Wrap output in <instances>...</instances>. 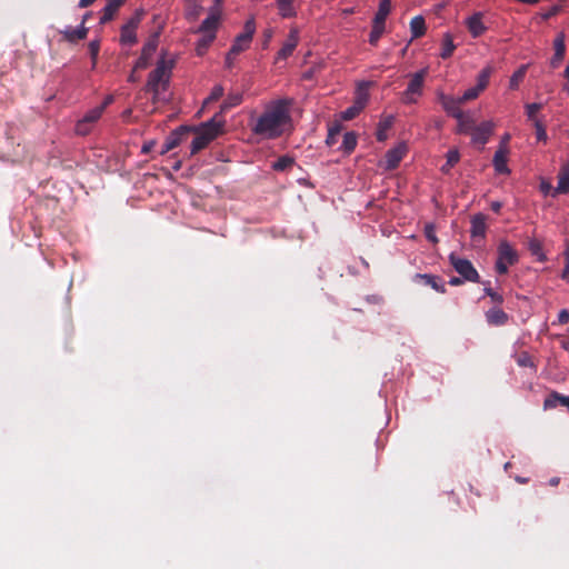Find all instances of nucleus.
<instances>
[{"label":"nucleus","mask_w":569,"mask_h":569,"mask_svg":"<svg viewBox=\"0 0 569 569\" xmlns=\"http://www.w3.org/2000/svg\"><path fill=\"white\" fill-rule=\"evenodd\" d=\"M290 103L287 99L272 101L251 126V131L263 139L281 137L291 123Z\"/></svg>","instance_id":"f257e3e1"},{"label":"nucleus","mask_w":569,"mask_h":569,"mask_svg":"<svg viewBox=\"0 0 569 569\" xmlns=\"http://www.w3.org/2000/svg\"><path fill=\"white\" fill-rule=\"evenodd\" d=\"M172 62L161 59L158 61L157 67L150 72L147 88L153 93L154 99L158 98L161 91H164L169 84L171 76Z\"/></svg>","instance_id":"f03ea898"},{"label":"nucleus","mask_w":569,"mask_h":569,"mask_svg":"<svg viewBox=\"0 0 569 569\" xmlns=\"http://www.w3.org/2000/svg\"><path fill=\"white\" fill-rule=\"evenodd\" d=\"M223 121H217L216 117L204 122L191 142V154L204 149L220 132Z\"/></svg>","instance_id":"7ed1b4c3"},{"label":"nucleus","mask_w":569,"mask_h":569,"mask_svg":"<svg viewBox=\"0 0 569 569\" xmlns=\"http://www.w3.org/2000/svg\"><path fill=\"white\" fill-rule=\"evenodd\" d=\"M518 253L507 241H501L498 246V259L496 261V271L499 274H506L508 268L518 262Z\"/></svg>","instance_id":"20e7f679"},{"label":"nucleus","mask_w":569,"mask_h":569,"mask_svg":"<svg viewBox=\"0 0 569 569\" xmlns=\"http://www.w3.org/2000/svg\"><path fill=\"white\" fill-rule=\"evenodd\" d=\"M449 261L453 269L465 281L479 282L480 276L470 260L460 258L456 253L449 254Z\"/></svg>","instance_id":"39448f33"},{"label":"nucleus","mask_w":569,"mask_h":569,"mask_svg":"<svg viewBox=\"0 0 569 569\" xmlns=\"http://www.w3.org/2000/svg\"><path fill=\"white\" fill-rule=\"evenodd\" d=\"M256 32V23L253 18L246 21L243 31L238 34L231 46L230 54L238 56L241 52L246 51L252 41L253 34Z\"/></svg>","instance_id":"423d86ee"},{"label":"nucleus","mask_w":569,"mask_h":569,"mask_svg":"<svg viewBox=\"0 0 569 569\" xmlns=\"http://www.w3.org/2000/svg\"><path fill=\"white\" fill-rule=\"evenodd\" d=\"M407 151L408 148L405 143H399L395 148L388 150L385 156V169L395 170L406 156Z\"/></svg>","instance_id":"0eeeda50"},{"label":"nucleus","mask_w":569,"mask_h":569,"mask_svg":"<svg viewBox=\"0 0 569 569\" xmlns=\"http://www.w3.org/2000/svg\"><path fill=\"white\" fill-rule=\"evenodd\" d=\"M298 43H299V31L297 28H291L290 32L287 37V40L284 41L281 49L277 53V61L286 60L287 58H289L296 50Z\"/></svg>","instance_id":"6e6552de"},{"label":"nucleus","mask_w":569,"mask_h":569,"mask_svg":"<svg viewBox=\"0 0 569 569\" xmlns=\"http://www.w3.org/2000/svg\"><path fill=\"white\" fill-rule=\"evenodd\" d=\"M191 130L192 129L187 126H181L177 130L171 132V134L166 139L162 146L161 153H167L170 150L178 147L182 142L183 137L188 136L191 132Z\"/></svg>","instance_id":"1a4fd4ad"},{"label":"nucleus","mask_w":569,"mask_h":569,"mask_svg":"<svg viewBox=\"0 0 569 569\" xmlns=\"http://www.w3.org/2000/svg\"><path fill=\"white\" fill-rule=\"evenodd\" d=\"M158 41L154 37L153 39H150L142 48L141 54L136 61L133 72L136 70H142L146 69L149 66L150 59L152 58L153 53L157 50Z\"/></svg>","instance_id":"9d476101"},{"label":"nucleus","mask_w":569,"mask_h":569,"mask_svg":"<svg viewBox=\"0 0 569 569\" xmlns=\"http://www.w3.org/2000/svg\"><path fill=\"white\" fill-rule=\"evenodd\" d=\"M438 100L449 116L453 118H460L461 113H463L462 110L460 109V104L462 102L459 98L447 96L445 93H439Z\"/></svg>","instance_id":"9b49d317"},{"label":"nucleus","mask_w":569,"mask_h":569,"mask_svg":"<svg viewBox=\"0 0 569 569\" xmlns=\"http://www.w3.org/2000/svg\"><path fill=\"white\" fill-rule=\"evenodd\" d=\"M508 154H509L508 147L503 143H500L499 148L495 152L493 160H492V163H493V167H495V170L497 173H500V174L510 173V170L507 166Z\"/></svg>","instance_id":"f8f14e48"},{"label":"nucleus","mask_w":569,"mask_h":569,"mask_svg":"<svg viewBox=\"0 0 569 569\" xmlns=\"http://www.w3.org/2000/svg\"><path fill=\"white\" fill-rule=\"evenodd\" d=\"M492 127L493 126L490 121H483L479 126H475L470 133L472 143L481 146L486 144L492 133Z\"/></svg>","instance_id":"ddd939ff"},{"label":"nucleus","mask_w":569,"mask_h":569,"mask_svg":"<svg viewBox=\"0 0 569 569\" xmlns=\"http://www.w3.org/2000/svg\"><path fill=\"white\" fill-rule=\"evenodd\" d=\"M466 23H467V28H468L470 34L473 38H479L487 30L486 26L482 22V13L481 12L473 13L471 17H469L467 19Z\"/></svg>","instance_id":"4468645a"},{"label":"nucleus","mask_w":569,"mask_h":569,"mask_svg":"<svg viewBox=\"0 0 569 569\" xmlns=\"http://www.w3.org/2000/svg\"><path fill=\"white\" fill-rule=\"evenodd\" d=\"M558 406L566 407L569 411V396L561 395L558 391H551L543 401V409H555Z\"/></svg>","instance_id":"2eb2a0df"},{"label":"nucleus","mask_w":569,"mask_h":569,"mask_svg":"<svg viewBox=\"0 0 569 569\" xmlns=\"http://www.w3.org/2000/svg\"><path fill=\"white\" fill-rule=\"evenodd\" d=\"M555 53L550 60V64L552 68H558L566 54V43H565V34L560 33L556 37L553 41Z\"/></svg>","instance_id":"dca6fc26"},{"label":"nucleus","mask_w":569,"mask_h":569,"mask_svg":"<svg viewBox=\"0 0 569 569\" xmlns=\"http://www.w3.org/2000/svg\"><path fill=\"white\" fill-rule=\"evenodd\" d=\"M486 320L491 326L500 327L508 322L509 316L497 306L486 311Z\"/></svg>","instance_id":"f3484780"},{"label":"nucleus","mask_w":569,"mask_h":569,"mask_svg":"<svg viewBox=\"0 0 569 569\" xmlns=\"http://www.w3.org/2000/svg\"><path fill=\"white\" fill-rule=\"evenodd\" d=\"M127 0H108V3L102 9V14L100 17V23L106 24L111 21L118 10L126 3Z\"/></svg>","instance_id":"a211bd4d"},{"label":"nucleus","mask_w":569,"mask_h":569,"mask_svg":"<svg viewBox=\"0 0 569 569\" xmlns=\"http://www.w3.org/2000/svg\"><path fill=\"white\" fill-rule=\"evenodd\" d=\"M427 73V69H421L420 71L412 74L406 90H408L410 93H413L415 96L420 97L422 94L423 82Z\"/></svg>","instance_id":"6ab92c4d"},{"label":"nucleus","mask_w":569,"mask_h":569,"mask_svg":"<svg viewBox=\"0 0 569 569\" xmlns=\"http://www.w3.org/2000/svg\"><path fill=\"white\" fill-rule=\"evenodd\" d=\"M486 220L487 218L482 213H477L471 218L470 233L472 238H485L487 230Z\"/></svg>","instance_id":"aec40b11"},{"label":"nucleus","mask_w":569,"mask_h":569,"mask_svg":"<svg viewBox=\"0 0 569 569\" xmlns=\"http://www.w3.org/2000/svg\"><path fill=\"white\" fill-rule=\"evenodd\" d=\"M569 192V163L561 167L558 173V186L553 189L552 197Z\"/></svg>","instance_id":"412c9836"},{"label":"nucleus","mask_w":569,"mask_h":569,"mask_svg":"<svg viewBox=\"0 0 569 569\" xmlns=\"http://www.w3.org/2000/svg\"><path fill=\"white\" fill-rule=\"evenodd\" d=\"M88 31H89L88 28L84 27L83 24H81L77 29L67 28V29L60 31V33L63 36L64 40H67L68 42L74 43L79 40L84 39L88 34Z\"/></svg>","instance_id":"4be33fe9"},{"label":"nucleus","mask_w":569,"mask_h":569,"mask_svg":"<svg viewBox=\"0 0 569 569\" xmlns=\"http://www.w3.org/2000/svg\"><path fill=\"white\" fill-rule=\"evenodd\" d=\"M220 17L218 13H211L207 19L202 21L199 27V32L203 34L214 33L219 26Z\"/></svg>","instance_id":"5701e85b"},{"label":"nucleus","mask_w":569,"mask_h":569,"mask_svg":"<svg viewBox=\"0 0 569 569\" xmlns=\"http://www.w3.org/2000/svg\"><path fill=\"white\" fill-rule=\"evenodd\" d=\"M426 21L422 16H416L410 21L411 38L418 39L426 33Z\"/></svg>","instance_id":"b1692460"},{"label":"nucleus","mask_w":569,"mask_h":569,"mask_svg":"<svg viewBox=\"0 0 569 569\" xmlns=\"http://www.w3.org/2000/svg\"><path fill=\"white\" fill-rule=\"evenodd\" d=\"M415 279L421 281L425 286H430L432 289H435L436 291H438L440 293L446 292L445 284H439L438 277H436V276L427 274V273H423V274L417 273L415 276Z\"/></svg>","instance_id":"393cba45"},{"label":"nucleus","mask_w":569,"mask_h":569,"mask_svg":"<svg viewBox=\"0 0 569 569\" xmlns=\"http://www.w3.org/2000/svg\"><path fill=\"white\" fill-rule=\"evenodd\" d=\"M391 11V0H381L379 2L378 11L375 14L373 22L377 24H386V19Z\"/></svg>","instance_id":"a878e982"},{"label":"nucleus","mask_w":569,"mask_h":569,"mask_svg":"<svg viewBox=\"0 0 569 569\" xmlns=\"http://www.w3.org/2000/svg\"><path fill=\"white\" fill-rule=\"evenodd\" d=\"M279 14L282 18H292L297 16L293 7V0H276Z\"/></svg>","instance_id":"bb28decb"},{"label":"nucleus","mask_w":569,"mask_h":569,"mask_svg":"<svg viewBox=\"0 0 569 569\" xmlns=\"http://www.w3.org/2000/svg\"><path fill=\"white\" fill-rule=\"evenodd\" d=\"M456 119L458 120L457 130H456L457 133H460V134L471 133L476 123L470 117H467V116H465V113H461L460 118H456Z\"/></svg>","instance_id":"cd10ccee"},{"label":"nucleus","mask_w":569,"mask_h":569,"mask_svg":"<svg viewBox=\"0 0 569 569\" xmlns=\"http://www.w3.org/2000/svg\"><path fill=\"white\" fill-rule=\"evenodd\" d=\"M120 42L122 44H128V46L134 44L137 42L136 29H133L132 27H130L128 24L122 26L121 32H120Z\"/></svg>","instance_id":"c85d7f7f"},{"label":"nucleus","mask_w":569,"mask_h":569,"mask_svg":"<svg viewBox=\"0 0 569 569\" xmlns=\"http://www.w3.org/2000/svg\"><path fill=\"white\" fill-rule=\"evenodd\" d=\"M241 102H242L241 93H238V92L229 93L220 107L221 108L220 112L221 113L226 112V111L239 106Z\"/></svg>","instance_id":"c756f323"},{"label":"nucleus","mask_w":569,"mask_h":569,"mask_svg":"<svg viewBox=\"0 0 569 569\" xmlns=\"http://www.w3.org/2000/svg\"><path fill=\"white\" fill-rule=\"evenodd\" d=\"M527 69H528V66L527 64H522L518 70H516L512 73V76L510 77V80H509V88L511 90L518 89L520 82H522V80L526 77Z\"/></svg>","instance_id":"7c9ffc66"},{"label":"nucleus","mask_w":569,"mask_h":569,"mask_svg":"<svg viewBox=\"0 0 569 569\" xmlns=\"http://www.w3.org/2000/svg\"><path fill=\"white\" fill-rule=\"evenodd\" d=\"M363 110V101H355V103L341 112V118L346 121L355 119Z\"/></svg>","instance_id":"2f4dec72"},{"label":"nucleus","mask_w":569,"mask_h":569,"mask_svg":"<svg viewBox=\"0 0 569 569\" xmlns=\"http://www.w3.org/2000/svg\"><path fill=\"white\" fill-rule=\"evenodd\" d=\"M460 160V153L457 149H451L447 152V161L441 167V171L443 173H448L453 166H456Z\"/></svg>","instance_id":"473e14b6"},{"label":"nucleus","mask_w":569,"mask_h":569,"mask_svg":"<svg viewBox=\"0 0 569 569\" xmlns=\"http://www.w3.org/2000/svg\"><path fill=\"white\" fill-rule=\"evenodd\" d=\"M455 48H456V46L453 43V39H452L451 34L446 33L443 36V40H442V50H441L440 57L442 59L450 58L455 51Z\"/></svg>","instance_id":"72a5a7b5"},{"label":"nucleus","mask_w":569,"mask_h":569,"mask_svg":"<svg viewBox=\"0 0 569 569\" xmlns=\"http://www.w3.org/2000/svg\"><path fill=\"white\" fill-rule=\"evenodd\" d=\"M293 164H295V159L292 157L282 156V157L278 158V160L272 163V169L274 171L282 172V171L290 169Z\"/></svg>","instance_id":"f704fd0d"},{"label":"nucleus","mask_w":569,"mask_h":569,"mask_svg":"<svg viewBox=\"0 0 569 569\" xmlns=\"http://www.w3.org/2000/svg\"><path fill=\"white\" fill-rule=\"evenodd\" d=\"M214 39H216L214 33L203 34L197 42L196 50H197L198 56H202L206 52V50L209 48V46L213 42Z\"/></svg>","instance_id":"c9c22d12"},{"label":"nucleus","mask_w":569,"mask_h":569,"mask_svg":"<svg viewBox=\"0 0 569 569\" xmlns=\"http://www.w3.org/2000/svg\"><path fill=\"white\" fill-rule=\"evenodd\" d=\"M491 73H492L491 67H486L479 72V74L477 77V86L476 87L481 92L487 88Z\"/></svg>","instance_id":"e433bc0d"},{"label":"nucleus","mask_w":569,"mask_h":569,"mask_svg":"<svg viewBox=\"0 0 569 569\" xmlns=\"http://www.w3.org/2000/svg\"><path fill=\"white\" fill-rule=\"evenodd\" d=\"M357 146V137L353 132H346L343 134V140H342V144H341V149L346 152V153H351L355 148Z\"/></svg>","instance_id":"4c0bfd02"},{"label":"nucleus","mask_w":569,"mask_h":569,"mask_svg":"<svg viewBox=\"0 0 569 569\" xmlns=\"http://www.w3.org/2000/svg\"><path fill=\"white\" fill-rule=\"evenodd\" d=\"M386 24H377V22L372 21V29L369 34V43L372 46H377L378 41L380 40L381 36L385 32Z\"/></svg>","instance_id":"58836bf2"},{"label":"nucleus","mask_w":569,"mask_h":569,"mask_svg":"<svg viewBox=\"0 0 569 569\" xmlns=\"http://www.w3.org/2000/svg\"><path fill=\"white\" fill-rule=\"evenodd\" d=\"M102 113H103V107H94L93 109L89 110L82 117V120L93 124L101 118Z\"/></svg>","instance_id":"ea45409f"},{"label":"nucleus","mask_w":569,"mask_h":569,"mask_svg":"<svg viewBox=\"0 0 569 569\" xmlns=\"http://www.w3.org/2000/svg\"><path fill=\"white\" fill-rule=\"evenodd\" d=\"M223 87L220 84H217L212 88L209 97L203 102V108L208 106L209 103L218 101L223 96Z\"/></svg>","instance_id":"a19ab883"},{"label":"nucleus","mask_w":569,"mask_h":569,"mask_svg":"<svg viewBox=\"0 0 569 569\" xmlns=\"http://www.w3.org/2000/svg\"><path fill=\"white\" fill-rule=\"evenodd\" d=\"M88 48L92 60V68H94L97 64V59L100 50V42L98 40L90 41Z\"/></svg>","instance_id":"79ce46f5"},{"label":"nucleus","mask_w":569,"mask_h":569,"mask_svg":"<svg viewBox=\"0 0 569 569\" xmlns=\"http://www.w3.org/2000/svg\"><path fill=\"white\" fill-rule=\"evenodd\" d=\"M541 109H542L541 103L533 102V103L526 104V114H527L528 119L532 120L535 122V120H537L536 113L538 111H540Z\"/></svg>","instance_id":"37998d69"},{"label":"nucleus","mask_w":569,"mask_h":569,"mask_svg":"<svg viewBox=\"0 0 569 569\" xmlns=\"http://www.w3.org/2000/svg\"><path fill=\"white\" fill-rule=\"evenodd\" d=\"M92 124L80 119L76 124V132L79 136H87L91 132Z\"/></svg>","instance_id":"c03bdc74"},{"label":"nucleus","mask_w":569,"mask_h":569,"mask_svg":"<svg viewBox=\"0 0 569 569\" xmlns=\"http://www.w3.org/2000/svg\"><path fill=\"white\" fill-rule=\"evenodd\" d=\"M483 291H485V295H486V296H488V297L491 299V301H492L493 303H496L497 306H500V305L503 302V297H502V295L498 293V292H497V291H495L492 288H490V287H486V288L483 289Z\"/></svg>","instance_id":"a18cd8bd"},{"label":"nucleus","mask_w":569,"mask_h":569,"mask_svg":"<svg viewBox=\"0 0 569 569\" xmlns=\"http://www.w3.org/2000/svg\"><path fill=\"white\" fill-rule=\"evenodd\" d=\"M480 92L481 91L477 87H472V88H469L468 90H466L459 99L463 103V102H467V101L478 98Z\"/></svg>","instance_id":"49530a36"},{"label":"nucleus","mask_w":569,"mask_h":569,"mask_svg":"<svg viewBox=\"0 0 569 569\" xmlns=\"http://www.w3.org/2000/svg\"><path fill=\"white\" fill-rule=\"evenodd\" d=\"M529 249L532 254L538 256L540 261H543L546 257L541 253V244L537 240H531L529 242Z\"/></svg>","instance_id":"de8ad7c7"},{"label":"nucleus","mask_w":569,"mask_h":569,"mask_svg":"<svg viewBox=\"0 0 569 569\" xmlns=\"http://www.w3.org/2000/svg\"><path fill=\"white\" fill-rule=\"evenodd\" d=\"M425 236L430 242L438 243V238L436 236V229H435L433 224H431V223L426 224Z\"/></svg>","instance_id":"09e8293b"},{"label":"nucleus","mask_w":569,"mask_h":569,"mask_svg":"<svg viewBox=\"0 0 569 569\" xmlns=\"http://www.w3.org/2000/svg\"><path fill=\"white\" fill-rule=\"evenodd\" d=\"M560 10H561V7L556 4V6H552L550 9H548L547 11L539 13V16L542 20H548V19L557 16L560 12Z\"/></svg>","instance_id":"8fccbe9b"},{"label":"nucleus","mask_w":569,"mask_h":569,"mask_svg":"<svg viewBox=\"0 0 569 569\" xmlns=\"http://www.w3.org/2000/svg\"><path fill=\"white\" fill-rule=\"evenodd\" d=\"M563 258H565V268L562 270L561 278L569 282V244L567 246V248L563 252Z\"/></svg>","instance_id":"3c124183"},{"label":"nucleus","mask_w":569,"mask_h":569,"mask_svg":"<svg viewBox=\"0 0 569 569\" xmlns=\"http://www.w3.org/2000/svg\"><path fill=\"white\" fill-rule=\"evenodd\" d=\"M340 133L339 126H335L329 128L328 137L326 139V142L328 146H332L336 142V137Z\"/></svg>","instance_id":"603ef678"},{"label":"nucleus","mask_w":569,"mask_h":569,"mask_svg":"<svg viewBox=\"0 0 569 569\" xmlns=\"http://www.w3.org/2000/svg\"><path fill=\"white\" fill-rule=\"evenodd\" d=\"M535 128L537 132V139L538 140H546L547 139V132L545 129V126L540 120H535Z\"/></svg>","instance_id":"864d4df0"},{"label":"nucleus","mask_w":569,"mask_h":569,"mask_svg":"<svg viewBox=\"0 0 569 569\" xmlns=\"http://www.w3.org/2000/svg\"><path fill=\"white\" fill-rule=\"evenodd\" d=\"M141 19H142V12L141 11H137L134 13V16L131 17L126 24H128V26H130V27H132L133 29L137 30Z\"/></svg>","instance_id":"5fc2aeb1"},{"label":"nucleus","mask_w":569,"mask_h":569,"mask_svg":"<svg viewBox=\"0 0 569 569\" xmlns=\"http://www.w3.org/2000/svg\"><path fill=\"white\" fill-rule=\"evenodd\" d=\"M369 94L366 90V88L359 87L357 90L356 101H363V107L366 106L368 101Z\"/></svg>","instance_id":"6e6d98bb"},{"label":"nucleus","mask_w":569,"mask_h":569,"mask_svg":"<svg viewBox=\"0 0 569 569\" xmlns=\"http://www.w3.org/2000/svg\"><path fill=\"white\" fill-rule=\"evenodd\" d=\"M553 189L551 183L546 181V180H542L540 182V191L545 194V196H548V194H551L552 196V192H553Z\"/></svg>","instance_id":"4d7b16f0"},{"label":"nucleus","mask_w":569,"mask_h":569,"mask_svg":"<svg viewBox=\"0 0 569 569\" xmlns=\"http://www.w3.org/2000/svg\"><path fill=\"white\" fill-rule=\"evenodd\" d=\"M417 97L413 93H410L408 90H405L402 93V102L406 104H411L417 102Z\"/></svg>","instance_id":"13d9d810"},{"label":"nucleus","mask_w":569,"mask_h":569,"mask_svg":"<svg viewBox=\"0 0 569 569\" xmlns=\"http://www.w3.org/2000/svg\"><path fill=\"white\" fill-rule=\"evenodd\" d=\"M558 321L561 325H567L569 322V311L567 309L560 310Z\"/></svg>","instance_id":"bf43d9fd"},{"label":"nucleus","mask_w":569,"mask_h":569,"mask_svg":"<svg viewBox=\"0 0 569 569\" xmlns=\"http://www.w3.org/2000/svg\"><path fill=\"white\" fill-rule=\"evenodd\" d=\"M237 56H231L230 54V50L228 51L227 56H226V67L228 69L232 68L233 66V60L236 59Z\"/></svg>","instance_id":"052dcab7"},{"label":"nucleus","mask_w":569,"mask_h":569,"mask_svg":"<svg viewBox=\"0 0 569 569\" xmlns=\"http://www.w3.org/2000/svg\"><path fill=\"white\" fill-rule=\"evenodd\" d=\"M463 279L460 278V277H452L450 280H449V284L450 286H460L463 283Z\"/></svg>","instance_id":"680f3d73"},{"label":"nucleus","mask_w":569,"mask_h":569,"mask_svg":"<svg viewBox=\"0 0 569 569\" xmlns=\"http://www.w3.org/2000/svg\"><path fill=\"white\" fill-rule=\"evenodd\" d=\"M490 208L492 211L498 213L502 208V203L500 201H493L491 202Z\"/></svg>","instance_id":"e2e57ef3"},{"label":"nucleus","mask_w":569,"mask_h":569,"mask_svg":"<svg viewBox=\"0 0 569 569\" xmlns=\"http://www.w3.org/2000/svg\"><path fill=\"white\" fill-rule=\"evenodd\" d=\"M518 363H519L520 366H522V367H527V366H531V365H532V363H531V360H530L528 357H526V358H520V359L518 360Z\"/></svg>","instance_id":"0e129e2a"},{"label":"nucleus","mask_w":569,"mask_h":569,"mask_svg":"<svg viewBox=\"0 0 569 569\" xmlns=\"http://www.w3.org/2000/svg\"><path fill=\"white\" fill-rule=\"evenodd\" d=\"M96 0H80L78 7L79 8H87L91 6Z\"/></svg>","instance_id":"69168bd1"},{"label":"nucleus","mask_w":569,"mask_h":569,"mask_svg":"<svg viewBox=\"0 0 569 569\" xmlns=\"http://www.w3.org/2000/svg\"><path fill=\"white\" fill-rule=\"evenodd\" d=\"M112 100L113 98L111 96H108L99 107H103L104 110L112 102Z\"/></svg>","instance_id":"338daca9"},{"label":"nucleus","mask_w":569,"mask_h":569,"mask_svg":"<svg viewBox=\"0 0 569 569\" xmlns=\"http://www.w3.org/2000/svg\"><path fill=\"white\" fill-rule=\"evenodd\" d=\"M560 479L558 477H553L549 480V485L556 487L559 485Z\"/></svg>","instance_id":"774afa93"}]
</instances>
